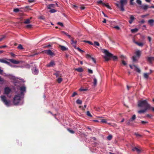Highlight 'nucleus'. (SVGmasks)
<instances>
[{
    "instance_id": "09e8293b",
    "label": "nucleus",
    "mask_w": 154,
    "mask_h": 154,
    "mask_svg": "<svg viewBox=\"0 0 154 154\" xmlns=\"http://www.w3.org/2000/svg\"><path fill=\"white\" fill-rule=\"evenodd\" d=\"M103 6H105L106 7L108 8L109 9H111V7L109 6V5H108V4H106L105 3V5H104Z\"/></svg>"
},
{
    "instance_id": "1a4fd4ad",
    "label": "nucleus",
    "mask_w": 154,
    "mask_h": 154,
    "mask_svg": "<svg viewBox=\"0 0 154 154\" xmlns=\"http://www.w3.org/2000/svg\"><path fill=\"white\" fill-rule=\"evenodd\" d=\"M71 44L72 45V46L74 47V48L76 49L77 48L76 47V42L77 41H76L74 40V38H71Z\"/></svg>"
},
{
    "instance_id": "7ed1b4c3",
    "label": "nucleus",
    "mask_w": 154,
    "mask_h": 154,
    "mask_svg": "<svg viewBox=\"0 0 154 154\" xmlns=\"http://www.w3.org/2000/svg\"><path fill=\"white\" fill-rule=\"evenodd\" d=\"M1 100L7 106H10V101L7 99L5 95H1L0 96Z\"/></svg>"
},
{
    "instance_id": "72a5a7b5",
    "label": "nucleus",
    "mask_w": 154,
    "mask_h": 154,
    "mask_svg": "<svg viewBox=\"0 0 154 154\" xmlns=\"http://www.w3.org/2000/svg\"><path fill=\"white\" fill-rule=\"evenodd\" d=\"M131 121L130 119L128 120L125 122V123L126 125L128 126L131 125L130 122Z\"/></svg>"
},
{
    "instance_id": "4d7b16f0",
    "label": "nucleus",
    "mask_w": 154,
    "mask_h": 154,
    "mask_svg": "<svg viewBox=\"0 0 154 154\" xmlns=\"http://www.w3.org/2000/svg\"><path fill=\"white\" fill-rule=\"evenodd\" d=\"M134 134L137 137H142V135L140 134H137V133H135Z\"/></svg>"
},
{
    "instance_id": "423d86ee",
    "label": "nucleus",
    "mask_w": 154,
    "mask_h": 154,
    "mask_svg": "<svg viewBox=\"0 0 154 154\" xmlns=\"http://www.w3.org/2000/svg\"><path fill=\"white\" fill-rule=\"evenodd\" d=\"M26 88L24 86H22L20 88V90L21 91V92L20 93H18L19 94H20V95H22V96H24V92L26 91Z\"/></svg>"
},
{
    "instance_id": "338daca9",
    "label": "nucleus",
    "mask_w": 154,
    "mask_h": 154,
    "mask_svg": "<svg viewBox=\"0 0 154 154\" xmlns=\"http://www.w3.org/2000/svg\"><path fill=\"white\" fill-rule=\"evenodd\" d=\"M91 59L92 60V61L93 62H94L95 63H96V60L94 58H93V57H91Z\"/></svg>"
},
{
    "instance_id": "6ab92c4d",
    "label": "nucleus",
    "mask_w": 154,
    "mask_h": 154,
    "mask_svg": "<svg viewBox=\"0 0 154 154\" xmlns=\"http://www.w3.org/2000/svg\"><path fill=\"white\" fill-rule=\"evenodd\" d=\"M154 22V20L153 19H150L148 21V23L150 24L151 26L153 25V23Z\"/></svg>"
},
{
    "instance_id": "ddd939ff",
    "label": "nucleus",
    "mask_w": 154,
    "mask_h": 154,
    "mask_svg": "<svg viewBox=\"0 0 154 154\" xmlns=\"http://www.w3.org/2000/svg\"><path fill=\"white\" fill-rule=\"evenodd\" d=\"M132 151H136L138 153H139L141 151V149L140 148H138L137 147H134L132 149Z\"/></svg>"
},
{
    "instance_id": "bb28decb",
    "label": "nucleus",
    "mask_w": 154,
    "mask_h": 154,
    "mask_svg": "<svg viewBox=\"0 0 154 154\" xmlns=\"http://www.w3.org/2000/svg\"><path fill=\"white\" fill-rule=\"evenodd\" d=\"M138 30V29L137 28H135L134 29H131V31L132 33H135L137 32Z\"/></svg>"
},
{
    "instance_id": "0e129e2a",
    "label": "nucleus",
    "mask_w": 154,
    "mask_h": 154,
    "mask_svg": "<svg viewBox=\"0 0 154 154\" xmlns=\"http://www.w3.org/2000/svg\"><path fill=\"white\" fill-rule=\"evenodd\" d=\"M114 28L117 30H119L120 29V27L118 26H115Z\"/></svg>"
},
{
    "instance_id": "e2e57ef3",
    "label": "nucleus",
    "mask_w": 154,
    "mask_h": 154,
    "mask_svg": "<svg viewBox=\"0 0 154 154\" xmlns=\"http://www.w3.org/2000/svg\"><path fill=\"white\" fill-rule=\"evenodd\" d=\"M134 0H130V3L131 5H133L134 4V3L133 2V1Z\"/></svg>"
},
{
    "instance_id": "4c0bfd02",
    "label": "nucleus",
    "mask_w": 154,
    "mask_h": 154,
    "mask_svg": "<svg viewBox=\"0 0 154 154\" xmlns=\"http://www.w3.org/2000/svg\"><path fill=\"white\" fill-rule=\"evenodd\" d=\"M83 42H85L88 43L90 45H93V43L89 41H85V40H84V41H83Z\"/></svg>"
},
{
    "instance_id": "a18cd8bd",
    "label": "nucleus",
    "mask_w": 154,
    "mask_h": 154,
    "mask_svg": "<svg viewBox=\"0 0 154 154\" xmlns=\"http://www.w3.org/2000/svg\"><path fill=\"white\" fill-rule=\"evenodd\" d=\"M56 11H57L56 10L53 9H51L49 11V12L51 13H55Z\"/></svg>"
},
{
    "instance_id": "774afa93",
    "label": "nucleus",
    "mask_w": 154,
    "mask_h": 154,
    "mask_svg": "<svg viewBox=\"0 0 154 154\" xmlns=\"http://www.w3.org/2000/svg\"><path fill=\"white\" fill-rule=\"evenodd\" d=\"M147 38H148V40L149 42H150L152 40L151 38L149 36H148L147 37Z\"/></svg>"
},
{
    "instance_id": "9d476101",
    "label": "nucleus",
    "mask_w": 154,
    "mask_h": 154,
    "mask_svg": "<svg viewBox=\"0 0 154 154\" xmlns=\"http://www.w3.org/2000/svg\"><path fill=\"white\" fill-rule=\"evenodd\" d=\"M140 7L145 11L148 8H149L148 5H141L140 6Z\"/></svg>"
},
{
    "instance_id": "864d4df0",
    "label": "nucleus",
    "mask_w": 154,
    "mask_h": 154,
    "mask_svg": "<svg viewBox=\"0 0 154 154\" xmlns=\"http://www.w3.org/2000/svg\"><path fill=\"white\" fill-rule=\"evenodd\" d=\"M88 90L87 89H84L82 88H81L79 90L80 91H86Z\"/></svg>"
},
{
    "instance_id": "6e6552de",
    "label": "nucleus",
    "mask_w": 154,
    "mask_h": 154,
    "mask_svg": "<svg viewBox=\"0 0 154 154\" xmlns=\"http://www.w3.org/2000/svg\"><path fill=\"white\" fill-rule=\"evenodd\" d=\"M11 91V89L9 87H6L4 89V94L7 95L9 94Z\"/></svg>"
},
{
    "instance_id": "79ce46f5",
    "label": "nucleus",
    "mask_w": 154,
    "mask_h": 154,
    "mask_svg": "<svg viewBox=\"0 0 154 154\" xmlns=\"http://www.w3.org/2000/svg\"><path fill=\"white\" fill-rule=\"evenodd\" d=\"M32 25L31 24H29L27 25H26L25 26V27L27 28H31L32 27Z\"/></svg>"
},
{
    "instance_id": "39448f33",
    "label": "nucleus",
    "mask_w": 154,
    "mask_h": 154,
    "mask_svg": "<svg viewBox=\"0 0 154 154\" xmlns=\"http://www.w3.org/2000/svg\"><path fill=\"white\" fill-rule=\"evenodd\" d=\"M128 1L127 0H121L120 1V10L122 11H125L124 8V6L126 5Z\"/></svg>"
},
{
    "instance_id": "dca6fc26",
    "label": "nucleus",
    "mask_w": 154,
    "mask_h": 154,
    "mask_svg": "<svg viewBox=\"0 0 154 154\" xmlns=\"http://www.w3.org/2000/svg\"><path fill=\"white\" fill-rule=\"evenodd\" d=\"M55 5L53 4H50L47 5V8L48 9H51L52 8H54Z\"/></svg>"
},
{
    "instance_id": "412c9836",
    "label": "nucleus",
    "mask_w": 154,
    "mask_h": 154,
    "mask_svg": "<svg viewBox=\"0 0 154 154\" xmlns=\"http://www.w3.org/2000/svg\"><path fill=\"white\" fill-rule=\"evenodd\" d=\"M93 86L94 87L96 86L97 84V80L96 78H94L93 79Z\"/></svg>"
},
{
    "instance_id": "4468645a",
    "label": "nucleus",
    "mask_w": 154,
    "mask_h": 154,
    "mask_svg": "<svg viewBox=\"0 0 154 154\" xmlns=\"http://www.w3.org/2000/svg\"><path fill=\"white\" fill-rule=\"evenodd\" d=\"M59 47L60 48L61 50L62 51H65L68 50V49L64 46L61 45H59Z\"/></svg>"
},
{
    "instance_id": "052dcab7",
    "label": "nucleus",
    "mask_w": 154,
    "mask_h": 154,
    "mask_svg": "<svg viewBox=\"0 0 154 154\" xmlns=\"http://www.w3.org/2000/svg\"><path fill=\"white\" fill-rule=\"evenodd\" d=\"M122 63L123 65L125 66L127 64V63L125 62V61L124 60H122Z\"/></svg>"
},
{
    "instance_id": "393cba45",
    "label": "nucleus",
    "mask_w": 154,
    "mask_h": 154,
    "mask_svg": "<svg viewBox=\"0 0 154 154\" xmlns=\"http://www.w3.org/2000/svg\"><path fill=\"white\" fill-rule=\"evenodd\" d=\"M149 73H145L143 74V77L144 78L147 79L149 77Z\"/></svg>"
},
{
    "instance_id": "c756f323",
    "label": "nucleus",
    "mask_w": 154,
    "mask_h": 154,
    "mask_svg": "<svg viewBox=\"0 0 154 154\" xmlns=\"http://www.w3.org/2000/svg\"><path fill=\"white\" fill-rule=\"evenodd\" d=\"M63 80V79L61 77L58 78L57 81L58 83H60Z\"/></svg>"
},
{
    "instance_id": "7c9ffc66",
    "label": "nucleus",
    "mask_w": 154,
    "mask_h": 154,
    "mask_svg": "<svg viewBox=\"0 0 154 154\" xmlns=\"http://www.w3.org/2000/svg\"><path fill=\"white\" fill-rule=\"evenodd\" d=\"M30 23V19H27L24 22V23L25 24H27Z\"/></svg>"
},
{
    "instance_id": "680f3d73",
    "label": "nucleus",
    "mask_w": 154,
    "mask_h": 154,
    "mask_svg": "<svg viewBox=\"0 0 154 154\" xmlns=\"http://www.w3.org/2000/svg\"><path fill=\"white\" fill-rule=\"evenodd\" d=\"M57 24L58 25L60 26H63V24L62 23L58 22V23H57Z\"/></svg>"
},
{
    "instance_id": "13d9d810",
    "label": "nucleus",
    "mask_w": 154,
    "mask_h": 154,
    "mask_svg": "<svg viewBox=\"0 0 154 154\" xmlns=\"http://www.w3.org/2000/svg\"><path fill=\"white\" fill-rule=\"evenodd\" d=\"M112 138V136L111 135H109L107 137V139L109 140H110Z\"/></svg>"
},
{
    "instance_id": "4be33fe9",
    "label": "nucleus",
    "mask_w": 154,
    "mask_h": 154,
    "mask_svg": "<svg viewBox=\"0 0 154 154\" xmlns=\"http://www.w3.org/2000/svg\"><path fill=\"white\" fill-rule=\"evenodd\" d=\"M148 109L144 108V109L142 110H140L138 111V113L140 114H141L142 113H143L145 112Z\"/></svg>"
},
{
    "instance_id": "de8ad7c7",
    "label": "nucleus",
    "mask_w": 154,
    "mask_h": 154,
    "mask_svg": "<svg viewBox=\"0 0 154 154\" xmlns=\"http://www.w3.org/2000/svg\"><path fill=\"white\" fill-rule=\"evenodd\" d=\"M1 37L0 38V42L2 41L5 38V36L4 35H2L1 36Z\"/></svg>"
},
{
    "instance_id": "cd10ccee",
    "label": "nucleus",
    "mask_w": 154,
    "mask_h": 154,
    "mask_svg": "<svg viewBox=\"0 0 154 154\" xmlns=\"http://www.w3.org/2000/svg\"><path fill=\"white\" fill-rule=\"evenodd\" d=\"M136 56L138 57H139L140 55V51H136Z\"/></svg>"
},
{
    "instance_id": "bf43d9fd",
    "label": "nucleus",
    "mask_w": 154,
    "mask_h": 154,
    "mask_svg": "<svg viewBox=\"0 0 154 154\" xmlns=\"http://www.w3.org/2000/svg\"><path fill=\"white\" fill-rule=\"evenodd\" d=\"M77 94V93L76 92H74L73 93L72 96V97H73Z\"/></svg>"
},
{
    "instance_id": "a19ab883",
    "label": "nucleus",
    "mask_w": 154,
    "mask_h": 154,
    "mask_svg": "<svg viewBox=\"0 0 154 154\" xmlns=\"http://www.w3.org/2000/svg\"><path fill=\"white\" fill-rule=\"evenodd\" d=\"M86 115L87 116H88L91 117H92V116L90 113V112L88 111H87Z\"/></svg>"
},
{
    "instance_id": "a211bd4d",
    "label": "nucleus",
    "mask_w": 154,
    "mask_h": 154,
    "mask_svg": "<svg viewBox=\"0 0 154 154\" xmlns=\"http://www.w3.org/2000/svg\"><path fill=\"white\" fill-rule=\"evenodd\" d=\"M147 61L150 63H152V60H154V57H148L147 59Z\"/></svg>"
},
{
    "instance_id": "f8f14e48",
    "label": "nucleus",
    "mask_w": 154,
    "mask_h": 154,
    "mask_svg": "<svg viewBox=\"0 0 154 154\" xmlns=\"http://www.w3.org/2000/svg\"><path fill=\"white\" fill-rule=\"evenodd\" d=\"M32 71L33 73L35 75H37L38 72V70L36 67L32 69Z\"/></svg>"
},
{
    "instance_id": "f03ea898",
    "label": "nucleus",
    "mask_w": 154,
    "mask_h": 154,
    "mask_svg": "<svg viewBox=\"0 0 154 154\" xmlns=\"http://www.w3.org/2000/svg\"><path fill=\"white\" fill-rule=\"evenodd\" d=\"M24 96H22L20 94L18 93L17 94L15 95L14 98L13 102L15 105L18 104L20 100L23 98Z\"/></svg>"
},
{
    "instance_id": "8fccbe9b",
    "label": "nucleus",
    "mask_w": 154,
    "mask_h": 154,
    "mask_svg": "<svg viewBox=\"0 0 154 154\" xmlns=\"http://www.w3.org/2000/svg\"><path fill=\"white\" fill-rule=\"evenodd\" d=\"M51 45L49 44V45H45L43 47V48H49L50 47H51Z\"/></svg>"
},
{
    "instance_id": "473e14b6",
    "label": "nucleus",
    "mask_w": 154,
    "mask_h": 154,
    "mask_svg": "<svg viewBox=\"0 0 154 154\" xmlns=\"http://www.w3.org/2000/svg\"><path fill=\"white\" fill-rule=\"evenodd\" d=\"M67 130L68 131H69L70 133L72 134H73L75 133V132L73 130H71L69 128H68L67 129Z\"/></svg>"
},
{
    "instance_id": "6e6d98bb",
    "label": "nucleus",
    "mask_w": 154,
    "mask_h": 154,
    "mask_svg": "<svg viewBox=\"0 0 154 154\" xmlns=\"http://www.w3.org/2000/svg\"><path fill=\"white\" fill-rule=\"evenodd\" d=\"M101 122L103 123H106V120L105 119H101Z\"/></svg>"
},
{
    "instance_id": "e433bc0d",
    "label": "nucleus",
    "mask_w": 154,
    "mask_h": 154,
    "mask_svg": "<svg viewBox=\"0 0 154 154\" xmlns=\"http://www.w3.org/2000/svg\"><path fill=\"white\" fill-rule=\"evenodd\" d=\"M5 81L4 79L2 78L1 76H0V82L2 84L4 83Z\"/></svg>"
},
{
    "instance_id": "5fc2aeb1",
    "label": "nucleus",
    "mask_w": 154,
    "mask_h": 154,
    "mask_svg": "<svg viewBox=\"0 0 154 154\" xmlns=\"http://www.w3.org/2000/svg\"><path fill=\"white\" fill-rule=\"evenodd\" d=\"M88 72L90 74H92L93 73V71L89 69H88Z\"/></svg>"
},
{
    "instance_id": "f704fd0d",
    "label": "nucleus",
    "mask_w": 154,
    "mask_h": 154,
    "mask_svg": "<svg viewBox=\"0 0 154 154\" xmlns=\"http://www.w3.org/2000/svg\"><path fill=\"white\" fill-rule=\"evenodd\" d=\"M76 103L77 104H82V101L81 100L78 99L76 101Z\"/></svg>"
},
{
    "instance_id": "ea45409f",
    "label": "nucleus",
    "mask_w": 154,
    "mask_h": 154,
    "mask_svg": "<svg viewBox=\"0 0 154 154\" xmlns=\"http://www.w3.org/2000/svg\"><path fill=\"white\" fill-rule=\"evenodd\" d=\"M94 46H100L99 43L95 41L94 43V45L93 44Z\"/></svg>"
},
{
    "instance_id": "2f4dec72",
    "label": "nucleus",
    "mask_w": 154,
    "mask_h": 154,
    "mask_svg": "<svg viewBox=\"0 0 154 154\" xmlns=\"http://www.w3.org/2000/svg\"><path fill=\"white\" fill-rule=\"evenodd\" d=\"M137 57L136 56H133L132 57L133 61L134 62H135L137 60Z\"/></svg>"
},
{
    "instance_id": "c03bdc74",
    "label": "nucleus",
    "mask_w": 154,
    "mask_h": 154,
    "mask_svg": "<svg viewBox=\"0 0 154 154\" xmlns=\"http://www.w3.org/2000/svg\"><path fill=\"white\" fill-rule=\"evenodd\" d=\"M17 48L18 49L20 50H21L23 49V48L22 45L21 44H20L18 45V46L17 47Z\"/></svg>"
},
{
    "instance_id": "9b49d317",
    "label": "nucleus",
    "mask_w": 154,
    "mask_h": 154,
    "mask_svg": "<svg viewBox=\"0 0 154 154\" xmlns=\"http://www.w3.org/2000/svg\"><path fill=\"white\" fill-rule=\"evenodd\" d=\"M7 60V59L6 58L0 59V62L9 65L10 64V63L6 61Z\"/></svg>"
},
{
    "instance_id": "0eeeda50",
    "label": "nucleus",
    "mask_w": 154,
    "mask_h": 154,
    "mask_svg": "<svg viewBox=\"0 0 154 154\" xmlns=\"http://www.w3.org/2000/svg\"><path fill=\"white\" fill-rule=\"evenodd\" d=\"M43 52L44 53H46L48 55L51 56H53L54 55V53L50 50H45L43 51Z\"/></svg>"
},
{
    "instance_id": "58836bf2",
    "label": "nucleus",
    "mask_w": 154,
    "mask_h": 154,
    "mask_svg": "<svg viewBox=\"0 0 154 154\" xmlns=\"http://www.w3.org/2000/svg\"><path fill=\"white\" fill-rule=\"evenodd\" d=\"M136 2L138 5H140V6L141 5H142V2L140 0H137Z\"/></svg>"
},
{
    "instance_id": "c85d7f7f",
    "label": "nucleus",
    "mask_w": 154,
    "mask_h": 154,
    "mask_svg": "<svg viewBox=\"0 0 154 154\" xmlns=\"http://www.w3.org/2000/svg\"><path fill=\"white\" fill-rule=\"evenodd\" d=\"M135 43L140 47H142L143 45V44L142 42H135Z\"/></svg>"
},
{
    "instance_id": "3c124183",
    "label": "nucleus",
    "mask_w": 154,
    "mask_h": 154,
    "mask_svg": "<svg viewBox=\"0 0 154 154\" xmlns=\"http://www.w3.org/2000/svg\"><path fill=\"white\" fill-rule=\"evenodd\" d=\"M130 20L133 21L134 20L135 18L133 15H130Z\"/></svg>"
},
{
    "instance_id": "a878e982",
    "label": "nucleus",
    "mask_w": 154,
    "mask_h": 154,
    "mask_svg": "<svg viewBox=\"0 0 154 154\" xmlns=\"http://www.w3.org/2000/svg\"><path fill=\"white\" fill-rule=\"evenodd\" d=\"M97 3L98 4H101L103 6L104 5H105V3L103 2L101 0H100L99 1H98L97 2Z\"/></svg>"
},
{
    "instance_id": "b1692460",
    "label": "nucleus",
    "mask_w": 154,
    "mask_h": 154,
    "mask_svg": "<svg viewBox=\"0 0 154 154\" xmlns=\"http://www.w3.org/2000/svg\"><path fill=\"white\" fill-rule=\"evenodd\" d=\"M54 61H51L49 63L48 65L47 66L48 67H51L53 66V65H54Z\"/></svg>"
},
{
    "instance_id": "f257e3e1",
    "label": "nucleus",
    "mask_w": 154,
    "mask_h": 154,
    "mask_svg": "<svg viewBox=\"0 0 154 154\" xmlns=\"http://www.w3.org/2000/svg\"><path fill=\"white\" fill-rule=\"evenodd\" d=\"M139 107H144L145 108L149 109L151 108V106L148 104L146 100L139 101L138 104Z\"/></svg>"
},
{
    "instance_id": "5701e85b",
    "label": "nucleus",
    "mask_w": 154,
    "mask_h": 154,
    "mask_svg": "<svg viewBox=\"0 0 154 154\" xmlns=\"http://www.w3.org/2000/svg\"><path fill=\"white\" fill-rule=\"evenodd\" d=\"M75 70L79 72H82L84 71L83 69L81 67L76 68L75 69Z\"/></svg>"
},
{
    "instance_id": "603ef678",
    "label": "nucleus",
    "mask_w": 154,
    "mask_h": 154,
    "mask_svg": "<svg viewBox=\"0 0 154 154\" xmlns=\"http://www.w3.org/2000/svg\"><path fill=\"white\" fill-rule=\"evenodd\" d=\"M13 11L15 12H18L19 11V10L18 8H14Z\"/></svg>"
},
{
    "instance_id": "49530a36",
    "label": "nucleus",
    "mask_w": 154,
    "mask_h": 154,
    "mask_svg": "<svg viewBox=\"0 0 154 154\" xmlns=\"http://www.w3.org/2000/svg\"><path fill=\"white\" fill-rule=\"evenodd\" d=\"M141 123L143 125H145L148 123V122L147 121H141Z\"/></svg>"
},
{
    "instance_id": "c9c22d12",
    "label": "nucleus",
    "mask_w": 154,
    "mask_h": 154,
    "mask_svg": "<svg viewBox=\"0 0 154 154\" xmlns=\"http://www.w3.org/2000/svg\"><path fill=\"white\" fill-rule=\"evenodd\" d=\"M136 119V116L135 115H134L130 119L131 121H134Z\"/></svg>"
},
{
    "instance_id": "37998d69",
    "label": "nucleus",
    "mask_w": 154,
    "mask_h": 154,
    "mask_svg": "<svg viewBox=\"0 0 154 154\" xmlns=\"http://www.w3.org/2000/svg\"><path fill=\"white\" fill-rule=\"evenodd\" d=\"M76 49H77L81 53L84 52V51L81 50L79 47L76 48Z\"/></svg>"
},
{
    "instance_id": "69168bd1",
    "label": "nucleus",
    "mask_w": 154,
    "mask_h": 154,
    "mask_svg": "<svg viewBox=\"0 0 154 154\" xmlns=\"http://www.w3.org/2000/svg\"><path fill=\"white\" fill-rule=\"evenodd\" d=\"M104 58L105 59V60L106 61H108L109 60V58H107L106 56H105L104 57Z\"/></svg>"
},
{
    "instance_id": "2eb2a0df",
    "label": "nucleus",
    "mask_w": 154,
    "mask_h": 154,
    "mask_svg": "<svg viewBox=\"0 0 154 154\" xmlns=\"http://www.w3.org/2000/svg\"><path fill=\"white\" fill-rule=\"evenodd\" d=\"M53 75H55L57 78L61 77L62 76V74L60 73L59 71L56 72L53 74Z\"/></svg>"
},
{
    "instance_id": "aec40b11",
    "label": "nucleus",
    "mask_w": 154,
    "mask_h": 154,
    "mask_svg": "<svg viewBox=\"0 0 154 154\" xmlns=\"http://www.w3.org/2000/svg\"><path fill=\"white\" fill-rule=\"evenodd\" d=\"M133 66L135 67L134 70L137 72L140 73V72L141 71L140 69L137 67V66L135 65H133Z\"/></svg>"
},
{
    "instance_id": "20e7f679",
    "label": "nucleus",
    "mask_w": 154,
    "mask_h": 154,
    "mask_svg": "<svg viewBox=\"0 0 154 154\" xmlns=\"http://www.w3.org/2000/svg\"><path fill=\"white\" fill-rule=\"evenodd\" d=\"M104 53L106 56L112 58L113 60H115L118 59V57L116 56H113L112 54L109 53L106 50H104Z\"/></svg>"
},
{
    "instance_id": "f3484780",
    "label": "nucleus",
    "mask_w": 154,
    "mask_h": 154,
    "mask_svg": "<svg viewBox=\"0 0 154 154\" xmlns=\"http://www.w3.org/2000/svg\"><path fill=\"white\" fill-rule=\"evenodd\" d=\"M8 60L13 63L15 64H18L20 63L19 61H17L14 59H9Z\"/></svg>"
}]
</instances>
